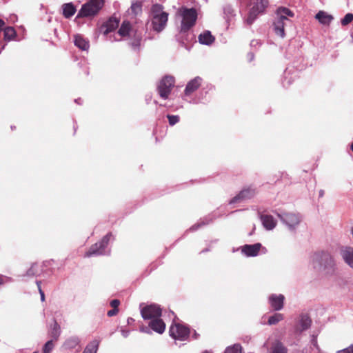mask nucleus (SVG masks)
Here are the masks:
<instances>
[{"mask_svg":"<svg viewBox=\"0 0 353 353\" xmlns=\"http://www.w3.org/2000/svg\"><path fill=\"white\" fill-rule=\"evenodd\" d=\"M276 14L277 17L273 23L274 30L276 35L283 38L285 36V26L290 22L287 16L292 17L294 13L287 8H280Z\"/></svg>","mask_w":353,"mask_h":353,"instance_id":"1","label":"nucleus"},{"mask_svg":"<svg viewBox=\"0 0 353 353\" xmlns=\"http://www.w3.org/2000/svg\"><path fill=\"white\" fill-rule=\"evenodd\" d=\"M151 12L152 26L154 31L159 32L162 31L168 22V14L163 11V6L160 4H154L152 6Z\"/></svg>","mask_w":353,"mask_h":353,"instance_id":"2","label":"nucleus"},{"mask_svg":"<svg viewBox=\"0 0 353 353\" xmlns=\"http://www.w3.org/2000/svg\"><path fill=\"white\" fill-rule=\"evenodd\" d=\"M178 13L182 17L181 32H186L195 25L197 19V12L193 8L181 7Z\"/></svg>","mask_w":353,"mask_h":353,"instance_id":"3","label":"nucleus"},{"mask_svg":"<svg viewBox=\"0 0 353 353\" xmlns=\"http://www.w3.org/2000/svg\"><path fill=\"white\" fill-rule=\"evenodd\" d=\"M103 5L104 0H90L82 6L77 17H94L99 13Z\"/></svg>","mask_w":353,"mask_h":353,"instance_id":"4","label":"nucleus"},{"mask_svg":"<svg viewBox=\"0 0 353 353\" xmlns=\"http://www.w3.org/2000/svg\"><path fill=\"white\" fill-rule=\"evenodd\" d=\"M169 333L174 339L185 341L190 336V330L185 325L173 322L170 327Z\"/></svg>","mask_w":353,"mask_h":353,"instance_id":"5","label":"nucleus"},{"mask_svg":"<svg viewBox=\"0 0 353 353\" xmlns=\"http://www.w3.org/2000/svg\"><path fill=\"white\" fill-rule=\"evenodd\" d=\"M174 83V78L172 76H165L160 81L157 86V90L161 98L164 99L168 98Z\"/></svg>","mask_w":353,"mask_h":353,"instance_id":"6","label":"nucleus"},{"mask_svg":"<svg viewBox=\"0 0 353 353\" xmlns=\"http://www.w3.org/2000/svg\"><path fill=\"white\" fill-rule=\"evenodd\" d=\"M268 6V0H257L250 9L248 17L246 18V23L248 25L252 24L254 20L257 18L259 14L263 13Z\"/></svg>","mask_w":353,"mask_h":353,"instance_id":"7","label":"nucleus"},{"mask_svg":"<svg viewBox=\"0 0 353 353\" xmlns=\"http://www.w3.org/2000/svg\"><path fill=\"white\" fill-rule=\"evenodd\" d=\"M111 236L112 234L108 233L105 236H104L99 242H97L95 244L92 245L88 251H87L85 253V257H90L91 256L93 255L102 254L104 252L105 248L107 247Z\"/></svg>","mask_w":353,"mask_h":353,"instance_id":"8","label":"nucleus"},{"mask_svg":"<svg viewBox=\"0 0 353 353\" xmlns=\"http://www.w3.org/2000/svg\"><path fill=\"white\" fill-rule=\"evenodd\" d=\"M162 314L161 308L156 304L145 305L141 309V314L143 319H155L161 317Z\"/></svg>","mask_w":353,"mask_h":353,"instance_id":"9","label":"nucleus"},{"mask_svg":"<svg viewBox=\"0 0 353 353\" xmlns=\"http://www.w3.org/2000/svg\"><path fill=\"white\" fill-rule=\"evenodd\" d=\"M313 260L319 262L321 265H324L325 268L328 266L332 268L335 265L333 257L327 252H321L315 253L313 256Z\"/></svg>","mask_w":353,"mask_h":353,"instance_id":"10","label":"nucleus"},{"mask_svg":"<svg viewBox=\"0 0 353 353\" xmlns=\"http://www.w3.org/2000/svg\"><path fill=\"white\" fill-rule=\"evenodd\" d=\"M278 216L290 228L297 225L300 222L299 216L294 213L287 212L282 214H278Z\"/></svg>","mask_w":353,"mask_h":353,"instance_id":"11","label":"nucleus"},{"mask_svg":"<svg viewBox=\"0 0 353 353\" xmlns=\"http://www.w3.org/2000/svg\"><path fill=\"white\" fill-rule=\"evenodd\" d=\"M262 245L260 243L252 245L246 244L241 248L242 254L246 256H256L258 255Z\"/></svg>","mask_w":353,"mask_h":353,"instance_id":"12","label":"nucleus"},{"mask_svg":"<svg viewBox=\"0 0 353 353\" xmlns=\"http://www.w3.org/2000/svg\"><path fill=\"white\" fill-rule=\"evenodd\" d=\"M202 83V79L199 77H196L194 79L190 81L184 90L185 95L189 96L194 92L197 90Z\"/></svg>","mask_w":353,"mask_h":353,"instance_id":"13","label":"nucleus"},{"mask_svg":"<svg viewBox=\"0 0 353 353\" xmlns=\"http://www.w3.org/2000/svg\"><path fill=\"white\" fill-rule=\"evenodd\" d=\"M285 297L282 294H272L269 297V302L274 310H280L283 307Z\"/></svg>","mask_w":353,"mask_h":353,"instance_id":"14","label":"nucleus"},{"mask_svg":"<svg viewBox=\"0 0 353 353\" xmlns=\"http://www.w3.org/2000/svg\"><path fill=\"white\" fill-rule=\"evenodd\" d=\"M148 326L155 332L163 334L165 330V323L160 318H155L149 322Z\"/></svg>","mask_w":353,"mask_h":353,"instance_id":"15","label":"nucleus"},{"mask_svg":"<svg viewBox=\"0 0 353 353\" xmlns=\"http://www.w3.org/2000/svg\"><path fill=\"white\" fill-rule=\"evenodd\" d=\"M255 193L254 189L250 188L244 189L232 199L231 203H236L242 199H251L255 195Z\"/></svg>","mask_w":353,"mask_h":353,"instance_id":"16","label":"nucleus"},{"mask_svg":"<svg viewBox=\"0 0 353 353\" xmlns=\"http://www.w3.org/2000/svg\"><path fill=\"white\" fill-rule=\"evenodd\" d=\"M312 320L310 316L307 314H302L300 316L299 323L296 327V330L299 332H302L311 326Z\"/></svg>","mask_w":353,"mask_h":353,"instance_id":"17","label":"nucleus"},{"mask_svg":"<svg viewBox=\"0 0 353 353\" xmlns=\"http://www.w3.org/2000/svg\"><path fill=\"white\" fill-rule=\"evenodd\" d=\"M341 254L345 262L351 268H353V248L351 247L342 248Z\"/></svg>","mask_w":353,"mask_h":353,"instance_id":"18","label":"nucleus"},{"mask_svg":"<svg viewBox=\"0 0 353 353\" xmlns=\"http://www.w3.org/2000/svg\"><path fill=\"white\" fill-rule=\"evenodd\" d=\"M315 18L323 25H330L332 21L334 19L332 15L327 14L324 11H319L315 16Z\"/></svg>","mask_w":353,"mask_h":353,"instance_id":"19","label":"nucleus"},{"mask_svg":"<svg viewBox=\"0 0 353 353\" xmlns=\"http://www.w3.org/2000/svg\"><path fill=\"white\" fill-rule=\"evenodd\" d=\"M261 220L267 230H272L276 226V222L271 215L262 214L261 215Z\"/></svg>","mask_w":353,"mask_h":353,"instance_id":"20","label":"nucleus"},{"mask_svg":"<svg viewBox=\"0 0 353 353\" xmlns=\"http://www.w3.org/2000/svg\"><path fill=\"white\" fill-rule=\"evenodd\" d=\"M119 24V20L116 17H110L108 21L103 26L105 28L104 30V34H107L109 32L114 31L117 29Z\"/></svg>","mask_w":353,"mask_h":353,"instance_id":"21","label":"nucleus"},{"mask_svg":"<svg viewBox=\"0 0 353 353\" xmlns=\"http://www.w3.org/2000/svg\"><path fill=\"white\" fill-rule=\"evenodd\" d=\"M214 39L210 31H205L199 36V41L202 44L210 45L214 41Z\"/></svg>","mask_w":353,"mask_h":353,"instance_id":"22","label":"nucleus"},{"mask_svg":"<svg viewBox=\"0 0 353 353\" xmlns=\"http://www.w3.org/2000/svg\"><path fill=\"white\" fill-rule=\"evenodd\" d=\"M61 334V327L58 323L54 321V323L50 326L49 330V336L52 340L57 341Z\"/></svg>","mask_w":353,"mask_h":353,"instance_id":"23","label":"nucleus"},{"mask_svg":"<svg viewBox=\"0 0 353 353\" xmlns=\"http://www.w3.org/2000/svg\"><path fill=\"white\" fill-rule=\"evenodd\" d=\"M62 8L63 15L67 19L73 16L76 12V8L72 3H64L62 6Z\"/></svg>","mask_w":353,"mask_h":353,"instance_id":"24","label":"nucleus"},{"mask_svg":"<svg viewBox=\"0 0 353 353\" xmlns=\"http://www.w3.org/2000/svg\"><path fill=\"white\" fill-rule=\"evenodd\" d=\"M74 44L83 50H85L89 48L88 42L80 35L74 37Z\"/></svg>","mask_w":353,"mask_h":353,"instance_id":"25","label":"nucleus"},{"mask_svg":"<svg viewBox=\"0 0 353 353\" xmlns=\"http://www.w3.org/2000/svg\"><path fill=\"white\" fill-rule=\"evenodd\" d=\"M99 345V341L93 340L85 348L83 353H97Z\"/></svg>","mask_w":353,"mask_h":353,"instance_id":"26","label":"nucleus"},{"mask_svg":"<svg viewBox=\"0 0 353 353\" xmlns=\"http://www.w3.org/2000/svg\"><path fill=\"white\" fill-rule=\"evenodd\" d=\"M272 353H287V348L279 341H276L272 347Z\"/></svg>","mask_w":353,"mask_h":353,"instance_id":"27","label":"nucleus"},{"mask_svg":"<svg viewBox=\"0 0 353 353\" xmlns=\"http://www.w3.org/2000/svg\"><path fill=\"white\" fill-rule=\"evenodd\" d=\"M142 2L136 1L132 3L130 7L131 14L134 17L140 14L142 12Z\"/></svg>","mask_w":353,"mask_h":353,"instance_id":"28","label":"nucleus"},{"mask_svg":"<svg viewBox=\"0 0 353 353\" xmlns=\"http://www.w3.org/2000/svg\"><path fill=\"white\" fill-rule=\"evenodd\" d=\"M79 343V339L77 336H72L69 339H68L65 343L64 346L65 348L68 349H73L76 347Z\"/></svg>","mask_w":353,"mask_h":353,"instance_id":"29","label":"nucleus"},{"mask_svg":"<svg viewBox=\"0 0 353 353\" xmlns=\"http://www.w3.org/2000/svg\"><path fill=\"white\" fill-rule=\"evenodd\" d=\"M4 33V38L6 40L10 41L16 36V31L12 27H6L3 29Z\"/></svg>","mask_w":353,"mask_h":353,"instance_id":"30","label":"nucleus"},{"mask_svg":"<svg viewBox=\"0 0 353 353\" xmlns=\"http://www.w3.org/2000/svg\"><path fill=\"white\" fill-rule=\"evenodd\" d=\"M130 30V23L128 21H123L121 24L119 30V34L121 36H126Z\"/></svg>","mask_w":353,"mask_h":353,"instance_id":"31","label":"nucleus"},{"mask_svg":"<svg viewBox=\"0 0 353 353\" xmlns=\"http://www.w3.org/2000/svg\"><path fill=\"white\" fill-rule=\"evenodd\" d=\"M283 319V315L280 313H276L274 315L270 316L268 319V324L269 325H275L279 321H282Z\"/></svg>","mask_w":353,"mask_h":353,"instance_id":"32","label":"nucleus"},{"mask_svg":"<svg viewBox=\"0 0 353 353\" xmlns=\"http://www.w3.org/2000/svg\"><path fill=\"white\" fill-rule=\"evenodd\" d=\"M241 345L240 344H234L228 347L225 350V353H241Z\"/></svg>","mask_w":353,"mask_h":353,"instance_id":"33","label":"nucleus"},{"mask_svg":"<svg viewBox=\"0 0 353 353\" xmlns=\"http://www.w3.org/2000/svg\"><path fill=\"white\" fill-rule=\"evenodd\" d=\"M39 274V270L37 264H32L26 272V274L30 276H37Z\"/></svg>","mask_w":353,"mask_h":353,"instance_id":"34","label":"nucleus"},{"mask_svg":"<svg viewBox=\"0 0 353 353\" xmlns=\"http://www.w3.org/2000/svg\"><path fill=\"white\" fill-rule=\"evenodd\" d=\"M353 21V14L347 13L345 16L341 19V23L343 26H346L349 23H350Z\"/></svg>","mask_w":353,"mask_h":353,"instance_id":"35","label":"nucleus"},{"mask_svg":"<svg viewBox=\"0 0 353 353\" xmlns=\"http://www.w3.org/2000/svg\"><path fill=\"white\" fill-rule=\"evenodd\" d=\"M53 341L51 339L46 343L43 348V353H50L52 351L54 348Z\"/></svg>","mask_w":353,"mask_h":353,"instance_id":"36","label":"nucleus"},{"mask_svg":"<svg viewBox=\"0 0 353 353\" xmlns=\"http://www.w3.org/2000/svg\"><path fill=\"white\" fill-rule=\"evenodd\" d=\"M167 118L168 119L169 124L170 125H174L179 121V117L177 115H167Z\"/></svg>","mask_w":353,"mask_h":353,"instance_id":"37","label":"nucleus"},{"mask_svg":"<svg viewBox=\"0 0 353 353\" xmlns=\"http://www.w3.org/2000/svg\"><path fill=\"white\" fill-rule=\"evenodd\" d=\"M36 283H37V285L38 287V290H39V294L41 295V300L42 301H45V294H44V292L42 290L41 287V281H37Z\"/></svg>","mask_w":353,"mask_h":353,"instance_id":"38","label":"nucleus"},{"mask_svg":"<svg viewBox=\"0 0 353 353\" xmlns=\"http://www.w3.org/2000/svg\"><path fill=\"white\" fill-rule=\"evenodd\" d=\"M336 353H353V344L345 349L337 351Z\"/></svg>","mask_w":353,"mask_h":353,"instance_id":"39","label":"nucleus"},{"mask_svg":"<svg viewBox=\"0 0 353 353\" xmlns=\"http://www.w3.org/2000/svg\"><path fill=\"white\" fill-rule=\"evenodd\" d=\"M110 305L113 309H119L118 307L120 305V301L118 299H113L110 301Z\"/></svg>","mask_w":353,"mask_h":353,"instance_id":"40","label":"nucleus"},{"mask_svg":"<svg viewBox=\"0 0 353 353\" xmlns=\"http://www.w3.org/2000/svg\"><path fill=\"white\" fill-rule=\"evenodd\" d=\"M118 312H119V309H113L112 308V310H110L108 312L107 315L109 317H111V316L117 315L118 314Z\"/></svg>","mask_w":353,"mask_h":353,"instance_id":"41","label":"nucleus"},{"mask_svg":"<svg viewBox=\"0 0 353 353\" xmlns=\"http://www.w3.org/2000/svg\"><path fill=\"white\" fill-rule=\"evenodd\" d=\"M4 26H5V22L2 19H0V32H1L3 30Z\"/></svg>","mask_w":353,"mask_h":353,"instance_id":"42","label":"nucleus"},{"mask_svg":"<svg viewBox=\"0 0 353 353\" xmlns=\"http://www.w3.org/2000/svg\"><path fill=\"white\" fill-rule=\"evenodd\" d=\"M132 46L134 47H139L140 46V39L132 43Z\"/></svg>","mask_w":353,"mask_h":353,"instance_id":"43","label":"nucleus"},{"mask_svg":"<svg viewBox=\"0 0 353 353\" xmlns=\"http://www.w3.org/2000/svg\"><path fill=\"white\" fill-rule=\"evenodd\" d=\"M199 336V334L198 333H196L195 331L192 335V337L194 339H197Z\"/></svg>","mask_w":353,"mask_h":353,"instance_id":"44","label":"nucleus"},{"mask_svg":"<svg viewBox=\"0 0 353 353\" xmlns=\"http://www.w3.org/2000/svg\"><path fill=\"white\" fill-rule=\"evenodd\" d=\"M4 283V277L0 275V285Z\"/></svg>","mask_w":353,"mask_h":353,"instance_id":"45","label":"nucleus"},{"mask_svg":"<svg viewBox=\"0 0 353 353\" xmlns=\"http://www.w3.org/2000/svg\"><path fill=\"white\" fill-rule=\"evenodd\" d=\"M323 194H324V192L323 190H321L320 192H319V196H323Z\"/></svg>","mask_w":353,"mask_h":353,"instance_id":"46","label":"nucleus"},{"mask_svg":"<svg viewBox=\"0 0 353 353\" xmlns=\"http://www.w3.org/2000/svg\"><path fill=\"white\" fill-rule=\"evenodd\" d=\"M123 335L126 337L128 336V332L123 331Z\"/></svg>","mask_w":353,"mask_h":353,"instance_id":"47","label":"nucleus"},{"mask_svg":"<svg viewBox=\"0 0 353 353\" xmlns=\"http://www.w3.org/2000/svg\"><path fill=\"white\" fill-rule=\"evenodd\" d=\"M16 128H16V126H11V129H12V130H16Z\"/></svg>","mask_w":353,"mask_h":353,"instance_id":"48","label":"nucleus"},{"mask_svg":"<svg viewBox=\"0 0 353 353\" xmlns=\"http://www.w3.org/2000/svg\"><path fill=\"white\" fill-rule=\"evenodd\" d=\"M350 148H351L352 151L353 152V143L351 144Z\"/></svg>","mask_w":353,"mask_h":353,"instance_id":"49","label":"nucleus"},{"mask_svg":"<svg viewBox=\"0 0 353 353\" xmlns=\"http://www.w3.org/2000/svg\"><path fill=\"white\" fill-rule=\"evenodd\" d=\"M203 353H212V352H209V351L205 350V351H204Z\"/></svg>","mask_w":353,"mask_h":353,"instance_id":"50","label":"nucleus"}]
</instances>
